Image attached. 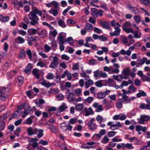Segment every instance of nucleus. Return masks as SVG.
Segmentation results:
<instances>
[{
    "instance_id": "nucleus-21",
    "label": "nucleus",
    "mask_w": 150,
    "mask_h": 150,
    "mask_svg": "<svg viewBox=\"0 0 150 150\" xmlns=\"http://www.w3.org/2000/svg\"><path fill=\"white\" fill-rule=\"evenodd\" d=\"M116 107L118 109H120L122 106V100L121 99H119L117 100L116 104Z\"/></svg>"
},
{
    "instance_id": "nucleus-64",
    "label": "nucleus",
    "mask_w": 150,
    "mask_h": 150,
    "mask_svg": "<svg viewBox=\"0 0 150 150\" xmlns=\"http://www.w3.org/2000/svg\"><path fill=\"white\" fill-rule=\"evenodd\" d=\"M45 51L46 52H48L51 49L50 47L47 44H45L44 46Z\"/></svg>"
},
{
    "instance_id": "nucleus-54",
    "label": "nucleus",
    "mask_w": 150,
    "mask_h": 150,
    "mask_svg": "<svg viewBox=\"0 0 150 150\" xmlns=\"http://www.w3.org/2000/svg\"><path fill=\"white\" fill-rule=\"evenodd\" d=\"M89 63L92 65H94L97 63V60L94 59H91L89 61Z\"/></svg>"
},
{
    "instance_id": "nucleus-23",
    "label": "nucleus",
    "mask_w": 150,
    "mask_h": 150,
    "mask_svg": "<svg viewBox=\"0 0 150 150\" xmlns=\"http://www.w3.org/2000/svg\"><path fill=\"white\" fill-rule=\"evenodd\" d=\"M25 56V51L23 49H21L20 51V53L18 55V57L20 59H23Z\"/></svg>"
},
{
    "instance_id": "nucleus-15",
    "label": "nucleus",
    "mask_w": 150,
    "mask_h": 150,
    "mask_svg": "<svg viewBox=\"0 0 150 150\" xmlns=\"http://www.w3.org/2000/svg\"><path fill=\"white\" fill-rule=\"evenodd\" d=\"M40 70L39 69L37 68H35L33 69L32 71V73L33 75L37 79H38L40 78V75L38 74V72Z\"/></svg>"
},
{
    "instance_id": "nucleus-19",
    "label": "nucleus",
    "mask_w": 150,
    "mask_h": 150,
    "mask_svg": "<svg viewBox=\"0 0 150 150\" xmlns=\"http://www.w3.org/2000/svg\"><path fill=\"white\" fill-rule=\"evenodd\" d=\"M57 8H52L51 9L48 11V12L50 14H52L53 16H57L58 13V11Z\"/></svg>"
},
{
    "instance_id": "nucleus-49",
    "label": "nucleus",
    "mask_w": 150,
    "mask_h": 150,
    "mask_svg": "<svg viewBox=\"0 0 150 150\" xmlns=\"http://www.w3.org/2000/svg\"><path fill=\"white\" fill-rule=\"evenodd\" d=\"M54 77V75L51 73H48L46 76V78L49 80L53 79Z\"/></svg>"
},
{
    "instance_id": "nucleus-20",
    "label": "nucleus",
    "mask_w": 150,
    "mask_h": 150,
    "mask_svg": "<svg viewBox=\"0 0 150 150\" xmlns=\"http://www.w3.org/2000/svg\"><path fill=\"white\" fill-rule=\"evenodd\" d=\"M131 72L130 68L128 67H126L123 69L122 74L126 76H129V74Z\"/></svg>"
},
{
    "instance_id": "nucleus-10",
    "label": "nucleus",
    "mask_w": 150,
    "mask_h": 150,
    "mask_svg": "<svg viewBox=\"0 0 150 150\" xmlns=\"http://www.w3.org/2000/svg\"><path fill=\"white\" fill-rule=\"evenodd\" d=\"M96 143L94 142H87L86 144H84L81 145V147L83 148L89 149L91 148H93L94 146H91L86 145V144L90 146H92L96 144Z\"/></svg>"
},
{
    "instance_id": "nucleus-6",
    "label": "nucleus",
    "mask_w": 150,
    "mask_h": 150,
    "mask_svg": "<svg viewBox=\"0 0 150 150\" xmlns=\"http://www.w3.org/2000/svg\"><path fill=\"white\" fill-rule=\"evenodd\" d=\"M38 129L36 128L32 127H29L27 129L28 135V136H31L34 134H35L38 132Z\"/></svg>"
},
{
    "instance_id": "nucleus-11",
    "label": "nucleus",
    "mask_w": 150,
    "mask_h": 150,
    "mask_svg": "<svg viewBox=\"0 0 150 150\" xmlns=\"http://www.w3.org/2000/svg\"><path fill=\"white\" fill-rule=\"evenodd\" d=\"M75 98V95L73 93H70L67 96V98L68 101L70 102H71L74 100Z\"/></svg>"
},
{
    "instance_id": "nucleus-50",
    "label": "nucleus",
    "mask_w": 150,
    "mask_h": 150,
    "mask_svg": "<svg viewBox=\"0 0 150 150\" xmlns=\"http://www.w3.org/2000/svg\"><path fill=\"white\" fill-rule=\"evenodd\" d=\"M59 89H51L49 91V92L50 93H53V94H57L59 93Z\"/></svg>"
},
{
    "instance_id": "nucleus-60",
    "label": "nucleus",
    "mask_w": 150,
    "mask_h": 150,
    "mask_svg": "<svg viewBox=\"0 0 150 150\" xmlns=\"http://www.w3.org/2000/svg\"><path fill=\"white\" fill-rule=\"evenodd\" d=\"M37 66H40L41 67H45L46 65L42 61H39L37 64Z\"/></svg>"
},
{
    "instance_id": "nucleus-32",
    "label": "nucleus",
    "mask_w": 150,
    "mask_h": 150,
    "mask_svg": "<svg viewBox=\"0 0 150 150\" xmlns=\"http://www.w3.org/2000/svg\"><path fill=\"white\" fill-rule=\"evenodd\" d=\"M9 113V112H7L5 113H4L3 114V115L1 116L0 117V121H1V122H4L6 118L7 117H8L7 116L8 113Z\"/></svg>"
},
{
    "instance_id": "nucleus-57",
    "label": "nucleus",
    "mask_w": 150,
    "mask_h": 150,
    "mask_svg": "<svg viewBox=\"0 0 150 150\" xmlns=\"http://www.w3.org/2000/svg\"><path fill=\"white\" fill-rule=\"evenodd\" d=\"M99 39L102 41H107L108 40V38L102 35L99 36Z\"/></svg>"
},
{
    "instance_id": "nucleus-41",
    "label": "nucleus",
    "mask_w": 150,
    "mask_h": 150,
    "mask_svg": "<svg viewBox=\"0 0 150 150\" xmlns=\"http://www.w3.org/2000/svg\"><path fill=\"white\" fill-rule=\"evenodd\" d=\"M64 105H61L59 107V110L60 112H62L65 110L67 108V106L64 104Z\"/></svg>"
},
{
    "instance_id": "nucleus-42",
    "label": "nucleus",
    "mask_w": 150,
    "mask_h": 150,
    "mask_svg": "<svg viewBox=\"0 0 150 150\" xmlns=\"http://www.w3.org/2000/svg\"><path fill=\"white\" fill-rule=\"evenodd\" d=\"M141 77L142 80L144 81H149L150 80V78L147 77L144 74Z\"/></svg>"
},
{
    "instance_id": "nucleus-62",
    "label": "nucleus",
    "mask_w": 150,
    "mask_h": 150,
    "mask_svg": "<svg viewBox=\"0 0 150 150\" xmlns=\"http://www.w3.org/2000/svg\"><path fill=\"white\" fill-rule=\"evenodd\" d=\"M7 76L8 79H11L13 76H14V75L12 73V71H10L7 73Z\"/></svg>"
},
{
    "instance_id": "nucleus-8",
    "label": "nucleus",
    "mask_w": 150,
    "mask_h": 150,
    "mask_svg": "<svg viewBox=\"0 0 150 150\" xmlns=\"http://www.w3.org/2000/svg\"><path fill=\"white\" fill-rule=\"evenodd\" d=\"M93 106L96 109V112H101L103 110L102 105H98V103L96 102L93 104Z\"/></svg>"
},
{
    "instance_id": "nucleus-37",
    "label": "nucleus",
    "mask_w": 150,
    "mask_h": 150,
    "mask_svg": "<svg viewBox=\"0 0 150 150\" xmlns=\"http://www.w3.org/2000/svg\"><path fill=\"white\" fill-rule=\"evenodd\" d=\"M97 97L99 99H102L105 97V95L103 92H100L97 94Z\"/></svg>"
},
{
    "instance_id": "nucleus-51",
    "label": "nucleus",
    "mask_w": 150,
    "mask_h": 150,
    "mask_svg": "<svg viewBox=\"0 0 150 150\" xmlns=\"http://www.w3.org/2000/svg\"><path fill=\"white\" fill-rule=\"evenodd\" d=\"M18 82L22 84L24 82V78L22 76H19L17 78Z\"/></svg>"
},
{
    "instance_id": "nucleus-5",
    "label": "nucleus",
    "mask_w": 150,
    "mask_h": 150,
    "mask_svg": "<svg viewBox=\"0 0 150 150\" xmlns=\"http://www.w3.org/2000/svg\"><path fill=\"white\" fill-rule=\"evenodd\" d=\"M150 120V116L145 115H142L138 121V123L140 124H144V122Z\"/></svg>"
},
{
    "instance_id": "nucleus-56",
    "label": "nucleus",
    "mask_w": 150,
    "mask_h": 150,
    "mask_svg": "<svg viewBox=\"0 0 150 150\" xmlns=\"http://www.w3.org/2000/svg\"><path fill=\"white\" fill-rule=\"evenodd\" d=\"M93 31L95 33L98 34H100L102 32V30H101L96 27H95L94 28Z\"/></svg>"
},
{
    "instance_id": "nucleus-25",
    "label": "nucleus",
    "mask_w": 150,
    "mask_h": 150,
    "mask_svg": "<svg viewBox=\"0 0 150 150\" xmlns=\"http://www.w3.org/2000/svg\"><path fill=\"white\" fill-rule=\"evenodd\" d=\"M25 41L24 39L22 37L19 36L15 39V42L18 43H23Z\"/></svg>"
},
{
    "instance_id": "nucleus-47",
    "label": "nucleus",
    "mask_w": 150,
    "mask_h": 150,
    "mask_svg": "<svg viewBox=\"0 0 150 150\" xmlns=\"http://www.w3.org/2000/svg\"><path fill=\"white\" fill-rule=\"evenodd\" d=\"M128 89L129 90L131 91V92H134L137 90V88H135L133 85L129 86Z\"/></svg>"
},
{
    "instance_id": "nucleus-30",
    "label": "nucleus",
    "mask_w": 150,
    "mask_h": 150,
    "mask_svg": "<svg viewBox=\"0 0 150 150\" xmlns=\"http://www.w3.org/2000/svg\"><path fill=\"white\" fill-rule=\"evenodd\" d=\"M140 2L145 6H150V0H139Z\"/></svg>"
},
{
    "instance_id": "nucleus-9",
    "label": "nucleus",
    "mask_w": 150,
    "mask_h": 150,
    "mask_svg": "<svg viewBox=\"0 0 150 150\" xmlns=\"http://www.w3.org/2000/svg\"><path fill=\"white\" fill-rule=\"evenodd\" d=\"M115 30L114 32H110V35L111 36H118L120 35V33L121 30L118 28H114Z\"/></svg>"
},
{
    "instance_id": "nucleus-45",
    "label": "nucleus",
    "mask_w": 150,
    "mask_h": 150,
    "mask_svg": "<svg viewBox=\"0 0 150 150\" xmlns=\"http://www.w3.org/2000/svg\"><path fill=\"white\" fill-rule=\"evenodd\" d=\"M123 30L127 33H134L132 29L130 28H125Z\"/></svg>"
},
{
    "instance_id": "nucleus-40",
    "label": "nucleus",
    "mask_w": 150,
    "mask_h": 150,
    "mask_svg": "<svg viewBox=\"0 0 150 150\" xmlns=\"http://www.w3.org/2000/svg\"><path fill=\"white\" fill-rule=\"evenodd\" d=\"M38 132L39 133L37 134V136L38 138H40L42 137L43 135V130L42 129H38Z\"/></svg>"
},
{
    "instance_id": "nucleus-29",
    "label": "nucleus",
    "mask_w": 150,
    "mask_h": 150,
    "mask_svg": "<svg viewBox=\"0 0 150 150\" xmlns=\"http://www.w3.org/2000/svg\"><path fill=\"white\" fill-rule=\"evenodd\" d=\"M29 19L31 21L30 22V24L33 25H35L37 23L38 21L39 20V18L35 19V18H31V17H29Z\"/></svg>"
},
{
    "instance_id": "nucleus-14",
    "label": "nucleus",
    "mask_w": 150,
    "mask_h": 150,
    "mask_svg": "<svg viewBox=\"0 0 150 150\" xmlns=\"http://www.w3.org/2000/svg\"><path fill=\"white\" fill-rule=\"evenodd\" d=\"M28 16L29 17H31V18H35V19L38 18L36 15V13L34 11V9L29 13Z\"/></svg>"
},
{
    "instance_id": "nucleus-12",
    "label": "nucleus",
    "mask_w": 150,
    "mask_h": 150,
    "mask_svg": "<svg viewBox=\"0 0 150 150\" xmlns=\"http://www.w3.org/2000/svg\"><path fill=\"white\" fill-rule=\"evenodd\" d=\"M64 124L65 125L64 126H61L60 127L62 128V129H64V131H66L67 130H68L69 131L71 130L72 128V126H71L69 124H68L67 125H66V124L64 122L61 124Z\"/></svg>"
},
{
    "instance_id": "nucleus-1",
    "label": "nucleus",
    "mask_w": 150,
    "mask_h": 150,
    "mask_svg": "<svg viewBox=\"0 0 150 150\" xmlns=\"http://www.w3.org/2000/svg\"><path fill=\"white\" fill-rule=\"evenodd\" d=\"M91 15L94 18H97L98 16L101 17L103 15V11L102 10H98L96 8H92Z\"/></svg>"
},
{
    "instance_id": "nucleus-58",
    "label": "nucleus",
    "mask_w": 150,
    "mask_h": 150,
    "mask_svg": "<svg viewBox=\"0 0 150 150\" xmlns=\"http://www.w3.org/2000/svg\"><path fill=\"white\" fill-rule=\"evenodd\" d=\"M49 128L51 129V131L52 132L55 133H57V130L56 127L52 126L51 127H50Z\"/></svg>"
},
{
    "instance_id": "nucleus-43",
    "label": "nucleus",
    "mask_w": 150,
    "mask_h": 150,
    "mask_svg": "<svg viewBox=\"0 0 150 150\" xmlns=\"http://www.w3.org/2000/svg\"><path fill=\"white\" fill-rule=\"evenodd\" d=\"M133 18L137 23H138L140 22L141 18L139 15L134 16Z\"/></svg>"
},
{
    "instance_id": "nucleus-34",
    "label": "nucleus",
    "mask_w": 150,
    "mask_h": 150,
    "mask_svg": "<svg viewBox=\"0 0 150 150\" xmlns=\"http://www.w3.org/2000/svg\"><path fill=\"white\" fill-rule=\"evenodd\" d=\"M88 127L90 128V129L91 130H94L96 129V125L95 123H90V125H89L88 123L87 124Z\"/></svg>"
},
{
    "instance_id": "nucleus-36",
    "label": "nucleus",
    "mask_w": 150,
    "mask_h": 150,
    "mask_svg": "<svg viewBox=\"0 0 150 150\" xmlns=\"http://www.w3.org/2000/svg\"><path fill=\"white\" fill-rule=\"evenodd\" d=\"M122 98L123 100L126 103H130V99L128 98V97L126 95H122Z\"/></svg>"
},
{
    "instance_id": "nucleus-53",
    "label": "nucleus",
    "mask_w": 150,
    "mask_h": 150,
    "mask_svg": "<svg viewBox=\"0 0 150 150\" xmlns=\"http://www.w3.org/2000/svg\"><path fill=\"white\" fill-rule=\"evenodd\" d=\"M56 98L58 99L59 100H62L64 98L63 95L62 94H59L57 95Z\"/></svg>"
},
{
    "instance_id": "nucleus-13",
    "label": "nucleus",
    "mask_w": 150,
    "mask_h": 150,
    "mask_svg": "<svg viewBox=\"0 0 150 150\" xmlns=\"http://www.w3.org/2000/svg\"><path fill=\"white\" fill-rule=\"evenodd\" d=\"M100 24L103 28H105L108 30L109 29L111 31L112 30V29L110 28L107 22L100 21Z\"/></svg>"
},
{
    "instance_id": "nucleus-38",
    "label": "nucleus",
    "mask_w": 150,
    "mask_h": 150,
    "mask_svg": "<svg viewBox=\"0 0 150 150\" xmlns=\"http://www.w3.org/2000/svg\"><path fill=\"white\" fill-rule=\"evenodd\" d=\"M93 73H94V76L95 77H100L101 71H99L98 70L94 71Z\"/></svg>"
},
{
    "instance_id": "nucleus-2",
    "label": "nucleus",
    "mask_w": 150,
    "mask_h": 150,
    "mask_svg": "<svg viewBox=\"0 0 150 150\" xmlns=\"http://www.w3.org/2000/svg\"><path fill=\"white\" fill-rule=\"evenodd\" d=\"M6 88L3 87L0 89V97L4 98L3 100L7 99L8 97V91H6Z\"/></svg>"
},
{
    "instance_id": "nucleus-63",
    "label": "nucleus",
    "mask_w": 150,
    "mask_h": 150,
    "mask_svg": "<svg viewBox=\"0 0 150 150\" xmlns=\"http://www.w3.org/2000/svg\"><path fill=\"white\" fill-rule=\"evenodd\" d=\"M93 99L94 98L93 97H89L88 98L85 100L86 102L89 103H90L93 100Z\"/></svg>"
},
{
    "instance_id": "nucleus-59",
    "label": "nucleus",
    "mask_w": 150,
    "mask_h": 150,
    "mask_svg": "<svg viewBox=\"0 0 150 150\" xmlns=\"http://www.w3.org/2000/svg\"><path fill=\"white\" fill-rule=\"evenodd\" d=\"M5 126V123L4 122H0V132L4 129Z\"/></svg>"
},
{
    "instance_id": "nucleus-33",
    "label": "nucleus",
    "mask_w": 150,
    "mask_h": 150,
    "mask_svg": "<svg viewBox=\"0 0 150 150\" xmlns=\"http://www.w3.org/2000/svg\"><path fill=\"white\" fill-rule=\"evenodd\" d=\"M41 84L47 88H49L51 86V83H46L44 80L41 83Z\"/></svg>"
},
{
    "instance_id": "nucleus-22",
    "label": "nucleus",
    "mask_w": 150,
    "mask_h": 150,
    "mask_svg": "<svg viewBox=\"0 0 150 150\" xmlns=\"http://www.w3.org/2000/svg\"><path fill=\"white\" fill-rule=\"evenodd\" d=\"M93 25L88 23H87L85 25V28L88 31H91L93 29Z\"/></svg>"
},
{
    "instance_id": "nucleus-24",
    "label": "nucleus",
    "mask_w": 150,
    "mask_h": 150,
    "mask_svg": "<svg viewBox=\"0 0 150 150\" xmlns=\"http://www.w3.org/2000/svg\"><path fill=\"white\" fill-rule=\"evenodd\" d=\"M131 52L130 50H127L126 51L124 49L121 50L120 51V53L121 54L125 55L126 54L128 56L131 55Z\"/></svg>"
},
{
    "instance_id": "nucleus-44",
    "label": "nucleus",
    "mask_w": 150,
    "mask_h": 150,
    "mask_svg": "<svg viewBox=\"0 0 150 150\" xmlns=\"http://www.w3.org/2000/svg\"><path fill=\"white\" fill-rule=\"evenodd\" d=\"M131 24L130 22L127 21L125 22L122 26V29L127 28V27H130Z\"/></svg>"
},
{
    "instance_id": "nucleus-16",
    "label": "nucleus",
    "mask_w": 150,
    "mask_h": 150,
    "mask_svg": "<svg viewBox=\"0 0 150 150\" xmlns=\"http://www.w3.org/2000/svg\"><path fill=\"white\" fill-rule=\"evenodd\" d=\"M38 28L37 29L31 28L28 30V34L30 35H34L37 33Z\"/></svg>"
},
{
    "instance_id": "nucleus-4",
    "label": "nucleus",
    "mask_w": 150,
    "mask_h": 150,
    "mask_svg": "<svg viewBox=\"0 0 150 150\" xmlns=\"http://www.w3.org/2000/svg\"><path fill=\"white\" fill-rule=\"evenodd\" d=\"M53 60L50 64V67L52 69H55L58 64V58L56 56L52 57Z\"/></svg>"
},
{
    "instance_id": "nucleus-39",
    "label": "nucleus",
    "mask_w": 150,
    "mask_h": 150,
    "mask_svg": "<svg viewBox=\"0 0 150 150\" xmlns=\"http://www.w3.org/2000/svg\"><path fill=\"white\" fill-rule=\"evenodd\" d=\"M109 139L107 136H104L102 140H101V142L103 144H106L108 143L109 142Z\"/></svg>"
},
{
    "instance_id": "nucleus-26",
    "label": "nucleus",
    "mask_w": 150,
    "mask_h": 150,
    "mask_svg": "<svg viewBox=\"0 0 150 150\" xmlns=\"http://www.w3.org/2000/svg\"><path fill=\"white\" fill-rule=\"evenodd\" d=\"M83 107V105L82 103H79L75 106L76 110L78 111H80L82 110Z\"/></svg>"
},
{
    "instance_id": "nucleus-61",
    "label": "nucleus",
    "mask_w": 150,
    "mask_h": 150,
    "mask_svg": "<svg viewBox=\"0 0 150 150\" xmlns=\"http://www.w3.org/2000/svg\"><path fill=\"white\" fill-rule=\"evenodd\" d=\"M28 145L32 146L33 148H35L38 146V144L36 142H34L33 143H29Z\"/></svg>"
},
{
    "instance_id": "nucleus-46",
    "label": "nucleus",
    "mask_w": 150,
    "mask_h": 150,
    "mask_svg": "<svg viewBox=\"0 0 150 150\" xmlns=\"http://www.w3.org/2000/svg\"><path fill=\"white\" fill-rule=\"evenodd\" d=\"M82 90L79 88H77L74 91V92L75 93L77 96H79L80 95Z\"/></svg>"
},
{
    "instance_id": "nucleus-35",
    "label": "nucleus",
    "mask_w": 150,
    "mask_h": 150,
    "mask_svg": "<svg viewBox=\"0 0 150 150\" xmlns=\"http://www.w3.org/2000/svg\"><path fill=\"white\" fill-rule=\"evenodd\" d=\"M94 112L92 110V109L90 107L88 108V111L86 113L85 115L86 116H88L90 115H93Z\"/></svg>"
},
{
    "instance_id": "nucleus-28",
    "label": "nucleus",
    "mask_w": 150,
    "mask_h": 150,
    "mask_svg": "<svg viewBox=\"0 0 150 150\" xmlns=\"http://www.w3.org/2000/svg\"><path fill=\"white\" fill-rule=\"evenodd\" d=\"M93 84V81L89 79L86 81L85 83V87L86 88H88L89 86Z\"/></svg>"
},
{
    "instance_id": "nucleus-52",
    "label": "nucleus",
    "mask_w": 150,
    "mask_h": 150,
    "mask_svg": "<svg viewBox=\"0 0 150 150\" xmlns=\"http://www.w3.org/2000/svg\"><path fill=\"white\" fill-rule=\"evenodd\" d=\"M77 122V119L76 118H72L71 119L69 122L71 124H74Z\"/></svg>"
},
{
    "instance_id": "nucleus-31",
    "label": "nucleus",
    "mask_w": 150,
    "mask_h": 150,
    "mask_svg": "<svg viewBox=\"0 0 150 150\" xmlns=\"http://www.w3.org/2000/svg\"><path fill=\"white\" fill-rule=\"evenodd\" d=\"M59 20L58 21L59 25L62 28H64L66 27V25L64 21L59 18Z\"/></svg>"
},
{
    "instance_id": "nucleus-18",
    "label": "nucleus",
    "mask_w": 150,
    "mask_h": 150,
    "mask_svg": "<svg viewBox=\"0 0 150 150\" xmlns=\"http://www.w3.org/2000/svg\"><path fill=\"white\" fill-rule=\"evenodd\" d=\"M139 93H137L136 96L137 98H139L141 96L145 97L146 96V93L142 90H139Z\"/></svg>"
},
{
    "instance_id": "nucleus-55",
    "label": "nucleus",
    "mask_w": 150,
    "mask_h": 150,
    "mask_svg": "<svg viewBox=\"0 0 150 150\" xmlns=\"http://www.w3.org/2000/svg\"><path fill=\"white\" fill-rule=\"evenodd\" d=\"M116 133V132L114 131H110L108 132V135L109 137H112L114 136Z\"/></svg>"
},
{
    "instance_id": "nucleus-27",
    "label": "nucleus",
    "mask_w": 150,
    "mask_h": 150,
    "mask_svg": "<svg viewBox=\"0 0 150 150\" xmlns=\"http://www.w3.org/2000/svg\"><path fill=\"white\" fill-rule=\"evenodd\" d=\"M0 19L2 22H6L9 20V17L8 16H4L2 15H0Z\"/></svg>"
},
{
    "instance_id": "nucleus-17",
    "label": "nucleus",
    "mask_w": 150,
    "mask_h": 150,
    "mask_svg": "<svg viewBox=\"0 0 150 150\" xmlns=\"http://www.w3.org/2000/svg\"><path fill=\"white\" fill-rule=\"evenodd\" d=\"M32 67V64L30 63L28 64L27 66L25 69L24 70V72L26 74H29L30 72L31 69Z\"/></svg>"
},
{
    "instance_id": "nucleus-7",
    "label": "nucleus",
    "mask_w": 150,
    "mask_h": 150,
    "mask_svg": "<svg viewBox=\"0 0 150 150\" xmlns=\"http://www.w3.org/2000/svg\"><path fill=\"white\" fill-rule=\"evenodd\" d=\"M127 7L130 12L134 14H138L140 12V11L137 8L132 6L130 4L127 5Z\"/></svg>"
},
{
    "instance_id": "nucleus-3",
    "label": "nucleus",
    "mask_w": 150,
    "mask_h": 150,
    "mask_svg": "<svg viewBox=\"0 0 150 150\" xmlns=\"http://www.w3.org/2000/svg\"><path fill=\"white\" fill-rule=\"evenodd\" d=\"M47 34V31L45 29L40 28H38L37 34L42 38L45 37Z\"/></svg>"
},
{
    "instance_id": "nucleus-48",
    "label": "nucleus",
    "mask_w": 150,
    "mask_h": 150,
    "mask_svg": "<svg viewBox=\"0 0 150 150\" xmlns=\"http://www.w3.org/2000/svg\"><path fill=\"white\" fill-rule=\"evenodd\" d=\"M51 4L55 8H58L59 4L56 1H54L51 2Z\"/></svg>"
}]
</instances>
